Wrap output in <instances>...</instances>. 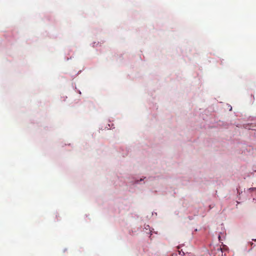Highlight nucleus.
Here are the masks:
<instances>
[{"label":"nucleus","mask_w":256,"mask_h":256,"mask_svg":"<svg viewBox=\"0 0 256 256\" xmlns=\"http://www.w3.org/2000/svg\"><path fill=\"white\" fill-rule=\"evenodd\" d=\"M250 244L251 246H252L254 244L252 242H250Z\"/></svg>","instance_id":"nucleus-1"},{"label":"nucleus","mask_w":256,"mask_h":256,"mask_svg":"<svg viewBox=\"0 0 256 256\" xmlns=\"http://www.w3.org/2000/svg\"><path fill=\"white\" fill-rule=\"evenodd\" d=\"M252 240L256 241V238L252 239Z\"/></svg>","instance_id":"nucleus-2"}]
</instances>
